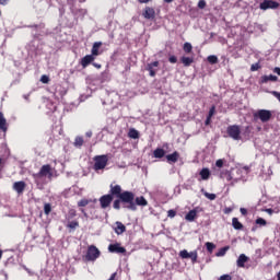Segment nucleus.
Instances as JSON below:
<instances>
[{
	"label": "nucleus",
	"mask_w": 280,
	"mask_h": 280,
	"mask_svg": "<svg viewBox=\"0 0 280 280\" xmlns=\"http://www.w3.org/2000/svg\"><path fill=\"white\" fill-rule=\"evenodd\" d=\"M109 194L114 196V198H118L114 200L113 207L116 211L121 209V203L125 205L124 208L128 209L129 211H137V205H135V192L121 190L119 185H109Z\"/></svg>",
	"instance_id": "nucleus-1"
},
{
	"label": "nucleus",
	"mask_w": 280,
	"mask_h": 280,
	"mask_svg": "<svg viewBox=\"0 0 280 280\" xmlns=\"http://www.w3.org/2000/svg\"><path fill=\"white\" fill-rule=\"evenodd\" d=\"M254 119L257 121L259 119L262 124H268L272 119V112L268 109H258L254 113Z\"/></svg>",
	"instance_id": "nucleus-2"
},
{
	"label": "nucleus",
	"mask_w": 280,
	"mask_h": 280,
	"mask_svg": "<svg viewBox=\"0 0 280 280\" xmlns=\"http://www.w3.org/2000/svg\"><path fill=\"white\" fill-rule=\"evenodd\" d=\"M106 165H108V155H96L94 158V170L95 172H100V170H105Z\"/></svg>",
	"instance_id": "nucleus-3"
},
{
	"label": "nucleus",
	"mask_w": 280,
	"mask_h": 280,
	"mask_svg": "<svg viewBox=\"0 0 280 280\" xmlns=\"http://www.w3.org/2000/svg\"><path fill=\"white\" fill-rule=\"evenodd\" d=\"M100 249L95 245L88 247V252L84 256L85 261H95L100 257Z\"/></svg>",
	"instance_id": "nucleus-4"
},
{
	"label": "nucleus",
	"mask_w": 280,
	"mask_h": 280,
	"mask_svg": "<svg viewBox=\"0 0 280 280\" xmlns=\"http://www.w3.org/2000/svg\"><path fill=\"white\" fill-rule=\"evenodd\" d=\"M226 132L231 139H234V141H240V139H242V130L240 129V125H230Z\"/></svg>",
	"instance_id": "nucleus-5"
},
{
	"label": "nucleus",
	"mask_w": 280,
	"mask_h": 280,
	"mask_svg": "<svg viewBox=\"0 0 280 280\" xmlns=\"http://www.w3.org/2000/svg\"><path fill=\"white\" fill-rule=\"evenodd\" d=\"M279 5H280L279 2L275 0H264L259 4V8L260 10H278Z\"/></svg>",
	"instance_id": "nucleus-6"
},
{
	"label": "nucleus",
	"mask_w": 280,
	"mask_h": 280,
	"mask_svg": "<svg viewBox=\"0 0 280 280\" xmlns=\"http://www.w3.org/2000/svg\"><path fill=\"white\" fill-rule=\"evenodd\" d=\"M114 195L109 192L107 195H103L98 200L102 209H108L110 207V202H113Z\"/></svg>",
	"instance_id": "nucleus-7"
},
{
	"label": "nucleus",
	"mask_w": 280,
	"mask_h": 280,
	"mask_svg": "<svg viewBox=\"0 0 280 280\" xmlns=\"http://www.w3.org/2000/svg\"><path fill=\"white\" fill-rule=\"evenodd\" d=\"M45 176H52L51 165L49 164L43 165L39 172L35 175V178H45Z\"/></svg>",
	"instance_id": "nucleus-8"
},
{
	"label": "nucleus",
	"mask_w": 280,
	"mask_h": 280,
	"mask_svg": "<svg viewBox=\"0 0 280 280\" xmlns=\"http://www.w3.org/2000/svg\"><path fill=\"white\" fill-rule=\"evenodd\" d=\"M143 19H147V21H154L156 19V11L154 8L145 7L142 12Z\"/></svg>",
	"instance_id": "nucleus-9"
},
{
	"label": "nucleus",
	"mask_w": 280,
	"mask_h": 280,
	"mask_svg": "<svg viewBox=\"0 0 280 280\" xmlns=\"http://www.w3.org/2000/svg\"><path fill=\"white\" fill-rule=\"evenodd\" d=\"M109 253H116L117 255H124L126 247H121V243H115L108 245Z\"/></svg>",
	"instance_id": "nucleus-10"
},
{
	"label": "nucleus",
	"mask_w": 280,
	"mask_h": 280,
	"mask_svg": "<svg viewBox=\"0 0 280 280\" xmlns=\"http://www.w3.org/2000/svg\"><path fill=\"white\" fill-rule=\"evenodd\" d=\"M25 187H27V184L24 180L15 182L13 184V190L16 191L19 196H23V191H25Z\"/></svg>",
	"instance_id": "nucleus-11"
},
{
	"label": "nucleus",
	"mask_w": 280,
	"mask_h": 280,
	"mask_svg": "<svg viewBox=\"0 0 280 280\" xmlns=\"http://www.w3.org/2000/svg\"><path fill=\"white\" fill-rule=\"evenodd\" d=\"M156 67H159V61H153L151 63H148L147 66V71H149V75L151 78H155L156 77Z\"/></svg>",
	"instance_id": "nucleus-12"
},
{
	"label": "nucleus",
	"mask_w": 280,
	"mask_h": 280,
	"mask_svg": "<svg viewBox=\"0 0 280 280\" xmlns=\"http://www.w3.org/2000/svg\"><path fill=\"white\" fill-rule=\"evenodd\" d=\"M278 80H279V77L275 74L262 75L260 78L259 84H268V82H277Z\"/></svg>",
	"instance_id": "nucleus-13"
},
{
	"label": "nucleus",
	"mask_w": 280,
	"mask_h": 280,
	"mask_svg": "<svg viewBox=\"0 0 280 280\" xmlns=\"http://www.w3.org/2000/svg\"><path fill=\"white\" fill-rule=\"evenodd\" d=\"M66 229H69V233H73L75 229H80V221L79 220L67 221Z\"/></svg>",
	"instance_id": "nucleus-14"
},
{
	"label": "nucleus",
	"mask_w": 280,
	"mask_h": 280,
	"mask_svg": "<svg viewBox=\"0 0 280 280\" xmlns=\"http://www.w3.org/2000/svg\"><path fill=\"white\" fill-rule=\"evenodd\" d=\"M94 61L95 57L93 55H86L81 59V67H83V69H86V67H89V65H91Z\"/></svg>",
	"instance_id": "nucleus-15"
},
{
	"label": "nucleus",
	"mask_w": 280,
	"mask_h": 280,
	"mask_svg": "<svg viewBox=\"0 0 280 280\" xmlns=\"http://www.w3.org/2000/svg\"><path fill=\"white\" fill-rule=\"evenodd\" d=\"M179 159H180V153H178V151H174L172 154L166 155L167 163H178Z\"/></svg>",
	"instance_id": "nucleus-16"
},
{
	"label": "nucleus",
	"mask_w": 280,
	"mask_h": 280,
	"mask_svg": "<svg viewBox=\"0 0 280 280\" xmlns=\"http://www.w3.org/2000/svg\"><path fill=\"white\" fill-rule=\"evenodd\" d=\"M133 202L137 207H148V200L145 199V197L140 196V197H133Z\"/></svg>",
	"instance_id": "nucleus-17"
},
{
	"label": "nucleus",
	"mask_w": 280,
	"mask_h": 280,
	"mask_svg": "<svg viewBox=\"0 0 280 280\" xmlns=\"http://www.w3.org/2000/svg\"><path fill=\"white\" fill-rule=\"evenodd\" d=\"M8 120L5 119V116L0 112V130L1 132H8Z\"/></svg>",
	"instance_id": "nucleus-18"
},
{
	"label": "nucleus",
	"mask_w": 280,
	"mask_h": 280,
	"mask_svg": "<svg viewBox=\"0 0 280 280\" xmlns=\"http://www.w3.org/2000/svg\"><path fill=\"white\" fill-rule=\"evenodd\" d=\"M246 261H248V257L245 254H241L236 260V266L238 268H245Z\"/></svg>",
	"instance_id": "nucleus-19"
},
{
	"label": "nucleus",
	"mask_w": 280,
	"mask_h": 280,
	"mask_svg": "<svg viewBox=\"0 0 280 280\" xmlns=\"http://www.w3.org/2000/svg\"><path fill=\"white\" fill-rule=\"evenodd\" d=\"M196 218H198V210H197V209L190 210V211L185 215V220H187V222H194V220H196Z\"/></svg>",
	"instance_id": "nucleus-20"
},
{
	"label": "nucleus",
	"mask_w": 280,
	"mask_h": 280,
	"mask_svg": "<svg viewBox=\"0 0 280 280\" xmlns=\"http://www.w3.org/2000/svg\"><path fill=\"white\" fill-rule=\"evenodd\" d=\"M100 47H102V42H95L92 46L91 56L94 58L100 56Z\"/></svg>",
	"instance_id": "nucleus-21"
},
{
	"label": "nucleus",
	"mask_w": 280,
	"mask_h": 280,
	"mask_svg": "<svg viewBox=\"0 0 280 280\" xmlns=\"http://www.w3.org/2000/svg\"><path fill=\"white\" fill-rule=\"evenodd\" d=\"M126 233V225H124V223L117 221L116 222V228H115V234L116 235H121Z\"/></svg>",
	"instance_id": "nucleus-22"
},
{
	"label": "nucleus",
	"mask_w": 280,
	"mask_h": 280,
	"mask_svg": "<svg viewBox=\"0 0 280 280\" xmlns=\"http://www.w3.org/2000/svg\"><path fill=\"white\" fill-rule=\"evenodd\" d=\"M199 175L201 180H209V178H211V171H209V168H202Z\"/></svg>",
	"instance_id": "nucleus-23"
},
{
	"label": "nucleus",
	"mask_w": 280,
	"mask_h": 280,
	"mask_svg": "<svg viewBox=\"0 0 280 280\" xmlns=\"http://www.w3.org/2000/svg\"><path fill=\"white\" fill-rule=\"evenodd\" d=\"M232 226L235 231H242L244 229V224H242L237 218L232 219Z\"/></svg>",
	"instance_id": "nucleus-24"
},
{
	"label": "nucleus",
	"mask_w": 280,
	"mask_h": 280,
	"mask_svg": "<svg viewBox=\"0 0 280 280\" xmlns=\"http://www.w3.org/2000/svg\"><path fill=\"white\" fill-rule=\"evenodd\" d=\"M154 159H163L165 156V150L158 148L153 151Z\"/></svg>",
	"instance_id": "nucleus-25"
},
{
	"label": "nucleus",
	"mask_w": 280,
	"mask_h": 280,
	"mask_svg": "<svg viewBox=\"0 0 280 280\" xmlns=\"http://www.w3.org/2000/svg\"><path fill=\"white\" fill-rule=\"evenodd\" d=\"M180 60L184 67H191V65L194 63V58L191 57H182Z\"/></svg>",
	"instance_id": "nucleus-26"
},
{
	"label": "nucleus",
	"mask_w": 280,
	"mask_h": 280,
	"mask_svg": "<svg viewBox=\"0 0 280 280\" xmlns=\"http://www.w3.org/2000/svg\"><path fill=\"white\" fill-rule=\"evenodd\" d=\"M78 215V211L75 209H70L68 211V214L66 215V222H69L70 220H73Z\"/></svg>",
	"instance_id": "nucleus-27"
},
{
	"label": "nucleus",
	"mask_w": 280,
	"mask_h": 280,
	"mask_svg": "<svg viewBox=\"0 0 280 280\" xmlns=\"http://www.w3.org/2000/svg\"><path fill=\"white\" fill-rule=\"evenodd\" d=\"M73 145L74 148H82V145H84V138L81 136L75 137Z\"/></svg>",
	"instance_id": "nucleus-28"
},
{
	"label": "nucleus",
	"mask_w": 280,
	"mask_h": 280,
	"mask_svg": "<svg viewBox=\"0 0 280 280\" xmlns=\"http://www.w3.org/2000/svg\"><path fill=\"white\" fill-rule=\"evenodd\" d=\"M129 139H139V131L135 128L130 129L128 132Z\"/></svg>",
	"instance_id": "nucleus-29"
},
{
	"label": "nucleus",
	"mask_w": 280,
	"mask_h": 280,
	"mask_svg": "<svg viewBox=\"0 0 280 280\" xmlns=\"http://www.w3.org/2000/svg\"><path fill=\"white\" fill-rule=\"evenodd\" d=\"M230 246H224L222 248H220L218 250V253L215 254L217 257H224V255H226V252L230 249Z\"/></svg>",
	"instance_id": "nucleus-30"
},
{
	"label": "nucleus",
	"mask_w": 280,
	"mask_h": 280,
	"mask_svg": "<svg viewBox=\"0 0 280 280\" xmlns=\"http://www.w3.org/2000/svg\"><path fill=\"white\" fill-rule=\"evenodd\" d=\"M188 259H191V264H196L198 261V252L194 250L188 254Z\"/></svg>",
	"instance_id": "nucleus-31"
},
{
	"label": "nucleus",
	"mask_w": 280,
	"mask_h": 280,
	"mask_svg": "<svg viewBox=\"0 0 280 280\" xmlns=\"http://www.w3.org/2000/svg\"><path fill=\"white\" fill-rule=\"evenodd\" d=\"M91 202H93V200L83 198L80 201H78V207H86L88 205H91Z\"/></svg>",
	"instance_id": "nucleus-32"
},
{
	"label": "nucleus",
	"mask_w": 280,
	"mask_h": 280,
	"mask_svg": "<svg viewBox=\"0 0 280 280\" xmlns=\"http://www.w3.org/2000/svg\"><path fill=\"white\" fill-rule=\"evenodd\" d=\"M183 49H184L185 54H191V51H192V49H194V46H191L190 43H187V42H186V43L184 44Z\"/></svg>",
	"instance_id": "nucleus-33"
},
{
	"label": "nucleus",
	"mask_w": 280,
	"mask_h": 280,
	"mask_svg": "<svg viewBox=\"0 0 280 280\" xmlns=\"http://www.w3.org/2000/svg\"><path fill=\"white\" fill-rule=\"evenodd\" d=\"M206 248L208 250V253H213V250H215V244L211 243V242H207L206 243Z\"/></svg>",
	"instance_id": "nucleus-34"
},
{
	"label": "nucleus",
	"mask_w": 280,
	"mask_h": 280,
	"mask_svg": "<svg viewBox=\"0 0 280 280\" xmlns=\"http://www.w3.org/2000/svg\"><path fill=\"white\" fill-rule=\"evenodd\" d=\"M208 62H210V65H218V56L215 55H210L208 57Z\"/></svg>",
	"instance_id": "nucleus-35"
},
{
	"label": "nucleus",
	"mask_w": 280,
	"mask_h": 280,
	"mask_svg": "<svg viewBox=\"0 0 280 280\" xmlns=\"http://www.w3.org/2000/svg\"><path fill=\"white\" fill-rule=\"evenodd\" d=\"M44 213L45 215H49V213H51V203L44 205Z\"/></svg>",
	"instance_id": "nucleus-36"
},
{
	"label": "nucleus",
	"mask_w": 280,
	"mask_h": 280,
	"mask_svg": "<svg viewBox=\"0 0 280 280\" xmlns=\"http://www.w3.org/2000/svg\"><path fill=\"white\" fill-rule=\"evenodd\" d=\"M179 257L182 259H189V252H187V249L180 250L179 252Z\"/></svg>",
	"instance_id": "nucleus-37"
},
{
	"label": "nucleus",
	"mask_w": 280,
	"mask_h": 280,
	"mask_svg": "<svg viewBox=\"0 0 280 280\" xmlns=\"http://www.w3.org/2000/svg\"><path fill=\"white\" fill-rule=\"evenodd\" d=\"M203 196L206 197V198H208V200H215V198H217V196H215V194H210V192H203Z\"/></svg>",
	"instance_id": "nucleus-38"
},
{
	"label": "nucleus",
	"mask_w": 280,
	"mask_h": 280,
	"mask_svg": "<svg viewBox=\"0 0 280 280\" xmlns=\"http://www.w3.org/2000/svg\"><path fill=\"white\" fill-rule=\"evenodd\" d=\"M256 224H259L260 226H266V224H268V222H266V219L258 218V219H256Z\"/></svg>",
	"instance_id": "nucleus-39"
},
{
	"label": "nucleus",
	"mask_w": 280,
	"mask_h": 280,
	"mask_svg": "<svg viewBox=\"0 0 280 280\" xmlns=\"http://www.w3.org/2000/svg\"><path fill=\"white\" fill-rule=\"evenodd\" d=\"M259 69H261V66L259 65V62L253 63L250 66V71H259Z\"/></svg>",
	"instance_id": "nucleus-40"
},
{
	"label": "nucleus",
	"mask_w": 280,
	"mask_h": 280,
	"mask_svg": "<svg viewBox=\"0 0 280 280\" xmlns=\"http://www.w3.org/2000/svg\"><path fill=\"white\" fill-rule=\"evenodd\" d=\"M198 8H199V10H205V8H207V1L199 0Z\"/></svg>",
	"instance_id": "nucleus-41"
},
{
	"label": "nucleus",
	"mask_w": 280,
	"mask_h": 280,
	"mask_svg": "<svg viewBox=\"0 0 280 280\" xmlns=\"http://www.w3.org/2000/svg\"><path fill=\"white\" fill-rule=\"evenodd\" d=\"M168 62H171V65H176V62H178V58H176V56L172 55L168 57Z\"/></svg>",
	"instance_id": "nucleus-42"
},
{
	"label": "nucleus",
	"mask_w": 280,
	"mask_h": 280,
	"mask_svg": "<svg viewBox=\"0 0 280 280\" xmlns=\"http://www.w3.org/2000/svg\"><path fill=\"white\" fill-rule=\"evenodd\" d=\"M215 115V105H212L209 109L208 117H213Z\"/></svg>",
	"instance_id": "nucleus-43"
},
{
	"label": "nucleus",
	"mask_w": 280,
	"mask_h": 280,
	"mask_svg": "<svg viewBox=\"0 0 280 280\" xmlns=\"http://www.w3.org/2000/svg\"><path fill=\"white\" fill-rule=\"evenodd\" d=\"M40 82H43V84H49V78L46 74H43L40 78Z\"/></svg>",
	"instance_id": "nucleus-44"
},
{
	"label": "nucleus",
	"mask_w": 280,
	"mask_h": 280,
	"mask_svg": "<svg viewBox=\"0 0 280 280\" xmlns=\"http://www.w3.org/2000/svg\"><path fill=\"white\" fill-rule=\"evenodd\" d=\"M167 218H176V210H168L167 211Z\"/></svg>",
	"instance_id": "nucleus-45"
},
{
	"label": "nucleus",
	"mask_w": 280,
	"mask_h": 280,
	"mask_svg": "<svg viewBox=\"0 0 280 280\" xmlns=\"http://www.w3.org/2000/svg\"><path fill=\"white\" fill-rule=\"evenodd\" d=\"M219 280H233V277L231 275H223L219 278Z\"/></svg>",
	"instance_id": "nucleus-46"
},
{
	"label": "nucleus",
	"mask_w": 280,
	"mask_h": 280,
	"mask_svg": "<svg viewBox=\"0 0 280 280\" xmlns=\"http://www.w3.org/2000/svg\"><path fill=\"white\" fill-rule=\"evenodd\" d=\"M215 165L218 167H224V160H222V159L217 160Z\"/></svg>",
	"instance_id": "nucleus-47"
},
{
	"label": "nucleus",
	"mask_w": 280,
	"mask_h": 280,
	"mask_svg": "<svg viewBox=\"0 0 280 280\" xmlns=\"http://www.w3.org/2000/svg\"><path fill=\"white\" fill-rule=\"evenodd\" d=\"M271 93H272V96L276 97L280 102V92L273 91Z\"/></svg>",
	"instance_id": "nucleus-48"
},
{
	"label": "nucleus",
	"mask_w": 280,
	"mask_h": 280,
	"mask_svg": "<svg viewBox=\"0 0 280 280\" xmlns=\"http://www.w3.org/2000/svg\"><path fill=\"white\" fill-rule=\"evenodd\" d=\"M211 117H209V116H207V119H206V121H205V125L206 126H210L211 125Z\"/></svg>",
	"instance_id": "nucleus-49"
},
{
	"label": "nucleus",
	"mask_w": 280,
	"mask_h": 280,
	"mask_svg": "<svg viewBox=\"0 0 280 280\" xmlns=\"http://www.w3.org/2000/svg\"><path fill=\"white\" fill-rule=\"evenodd\" d=\"M240 211H241L242 215H247V213H248V210H246V208H241Z\"/></svg>",
	"instance_id": "nucleus-50"
},
{
	"label": "nucleus",
	"mask_w": 280,
	"mask_h": 280,
	"mask_svg": "<svg viewBox=\"0 0 280 280\" xmlns=\"http://www.w3.org/2000/svg\"><path fill=\"white\" fill-rule=\"evenodd\" d=\"M10 0H0V5H8Z\"/></svg>",
	"instance_id": "nucleus-51"
},
{
	"label": "nucleus",
	"mask_w": 280,
	"mask_h": 280,
	"mask_svg": "<svg viewBox=\"0 0 280 280\" xmlns=\"http://www.w3.org/2000/svg\"><path fill=\"white\" fill-rule=\"evenodd\" d=\"M92 65H93V67H95V69H102V65H100L97 62H93Z\"/></svg>",
	"instance_id": "nucleus-52"
},
{
	"label": "nucleus",
	"mask_w": 280,
	"mask_h": 280,
	"mask_svg": "<svg viewBox=\"0 0 280 280\" xmlns=\"http://www.w3.org/2000/svg\"><path fill=\"white\" fill-rule=\"evenodd\" d=\"M273 73H277V75H280V68L279 67H276L273 69Z\"/></svg>",
	"instance_id": "nucleus-53"
},
{
	"label": "nucleus",
	"mask_w": 280,
	"mask_h": 280,
	"mask_svg": "<svg viewBox=\"0 0 280 280\" xmlns=\"http://www.w3.org/2000/svg\"><path fill=\"white\" fill-rule=\"evenodd\" d=\"M85 137H88L89 139H91V137H93V131H88V132H85Z\"/></svg>",
	"instance_id": "nucleus-54"
},
{
	"label": "nucleus",
	"mask_w": 280,
	"mask_h": 280,
	"mask_svg": "<svg viewBox=\"0 0 280 280\" xmlns=\"http://www.w3.org/2000/svg\"><path fill=\"white\" fill-rule=\"evenodd\" d=\"M150 1H152V0H138V2H140V3H150Z\"/></svg>",
	"instance_id": "nucleus-55"
},
{
	"label": "nucleus",
	"mask_w": 280,
	"mask_h": 280,
	"mask_svg": "<svg viewBox=\"0 0 280 280\" xmlns=\"http://www.w3.org/2000/svg\"><path fill=\"white\" fill-rule=\"evenodd\" d=\"M164 3H172L174 0H163Z\"/></svg>",
	"instance_id": "nucleus-56"
},
{
	"label": "nucleus",
	"mask_w": 280,
	"mask_h": 280,
	"mask_svg": "<svg viewBox=\"0 0 280 280\" xmlns=\"http://www.w3.org/2000/svg\"><path fill=\"white\" fill-rule=\"evenodd\" d=\"M30 27H34L35 30H38V25L37 24L31 25Z\"/></svg>",
	"instance_id": "nucleus-57"
},
{
	"label": "nucleus",
	"mask_w": 280,
	"mask_h": 280,
	"mask_svg": "<svg viewBox=\"0 0 280 280\" xmlns=\"http://www.w3.org/2000/svg\"><path fill=\"white\" fill-rule=\"evenodd\" d=\"M3 257V250L0 249V259Z\"/></svg>",
	"instance_id": "nucleus-58"
},
{
	"label": "nucleus",
	"mask_w": 280,
	"mask_h": 280,
	"mask_svg": "<svg viewBox=\"0 0 280 280\" xmlns=\"http://www.w3.org/2000/svg\"><path fill=\"white\" fill-rule=\"evenodd\" d=\"M81 212H83L84 215H86V212L84 211V209H80Z\"/></svg>",
	"instance_id": "nucleus-59"
},
{
	"label": "nucleus",
	"mask_w": 280,
	"mask_h": 280,
	"mask_svg": "<svg viewBox=\"0 0 280 280\" xmlns=\"http://www.w3.org/2000/svg\"><path fill=\"white\" fill-rule=\"evenodd\" d=\"M267 213H272V209H267Z\"/></svg>",
	"instance_id": "nucleus-60"
},
{
	"label": "nucleus",
	"mask_w": 280,
	"mask_h": 280,
	"mask_svg": "<svg viewBox=\"0 0 280 280\" xmlns=\"http://www.w3.org/2000/svg\"><path fill=\"white\" fill-rule=\"evenodd\" d=\"M246 130H250V127L247 126V127H246Z\"/></svg>",
	"instance_id": "nucleus-61"
},
{
	"label": "nucleus",
	"mask_w": 280,
	"mask_h": 280,
	"mask_svg": "<svg viewBox=\"0 0 280 280\" xmlns=\"http://www.w3.org/2000/svg\"><path fill=\"white\" fill-rule=\"evenodd\" d=\"M3 162V160L2 159H0V165H1V163Z\"/></svg>",
	"instance_id": "nucleus-62"
}]
</instances>
